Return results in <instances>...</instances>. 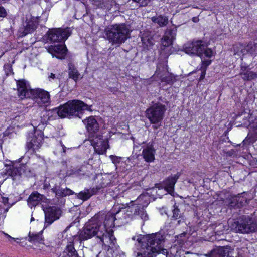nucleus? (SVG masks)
Instances as JSON below:
<instances>
[{"label": "nucleus", "instance_id": "1", "mask_svg": "<svg viewBox=\"0 0 257 257\" xmlns=\"http://www.w3.org/2000/svg\"><path fill=\"white\" fill-rule=\"evenodd\" d=\"M115 217L111 213L105 214L100 213L96 214L87 222L79 234L81 240H86L96 236L103 238L108 232L113 231L111 228L114 226Z\"/></svg>", "mask_w": 257, "mask_h": 257}, {"label": "nucleus", "instance_id": "2", "mask_svg": "<svg viewBox=\"0 0 257 257\" xmlns=\"http://www.w3.org/2000/svg\"><path fill=\"white\" fill-rule=\"evenodd\" d=\"M132 239L137 242L138 246H141L139 252H134L136 257H155L156 251L164 242L165 237L164 235L158 232L146 235H136Z\"/></svg>", "mask_w": 257, "mask_h": 257}, {"label": "nucleus", "instance_id": "3", "mask_svg": "<svg viewBox=\"0 0 257 257\" xmlns=\"http://www.w3.org/2000/svg\"><path fill=\"white\" fill-rule=\"evenodd\" d=\"M17 85L18 96L21 99L31 98L40 107L50 103V96L48 91L41 88L30 89L24 79L17 81Z\"/></svg>", "mask_w": 257, "mask_h": 257}, {"label": "nucleus", "instance_id": "4", "mask_svg": "<svg viewBox=\"0 0 257 257\" xmlns=\"http://www.w3.org/2000/svg\"><path fill=\"white\" fill-rule=\"evenodd\" d=\"M85 110H88V106L82 101L73 100L69 101L64 104L48 110L47 115L50 117L53 114H57L61 118L75 116L82 118V115Z\"/></svg>", "mask_w": 257, "mask_h": 257}, {"label": "nucleus", "instance_id": "5", "mask_svg": "<svg viewBox=\"0 0 257 257\" xmlns=\"http://www.w3.org/2000/svg\"><path fill=\"white\" fill-rule=\"evenodd\" d=\"M107 39L113 45L119 46L130 37V30L124 23L110 25L104 30Z\"/></svg>", "mask_w": 257, "mask_h": 257}, {"label": "nucleus", "instance_id": "6", "mask_svg": "<svg viewBox=\"0 0 257 257\" xmlns=\"http://www.w3.org/2000/svg\"><path fill=\"white\" fill-rule=\"evenodd\" d=\"M241 117L243 122H241V125L245 127L249 126L250 127L248 135L243 140V144L244 145L252 144L257 140V118L253 120L252 115L244 112L241 115H238L236 119H240Z\"/></svg>", "mask_w": 257, "mask_h": 257}, {"label": "nucleus", "instance_id": "7", "mask_svg": "<svg viewBox=\"0 0 257 257\" xmlns=\"http://www.w3.org/2000/svg\"><path fill=\"white\" fill-rule=\"evenodd\" d=\"M165 111V106L159 103L154 104L146 110V117L153 124L154 129L161 126Z\"/></svg>", "mask_w": 257, "mask_h": 257}, {"label": "nucleus", "instance_id": "8", "mask_svg": "<svg viewBox=\"0 0 257 257\" xmlns=\"http://www.w3.org/2000/svg\"><path fill=\"white\" fill-rule=\"evenodd\" d=\"M207 44L201 41L198 40L185 44L184 50L186 53L190 55H196L200 57L204 56L211 57L212 51L207 48Z\"/></svg>", "mask_w": 257, "mask_h": 257}, {"label": "nucleus", "instance_id": "9", "mask_svg": "<svg viewBox=\"0 0 257 257\" xmlns=\"http://www.w3.org/2000/svg\"><path fill=\"white\" fill-rule=\"evenodd\" d=\"M231 227L235 232L241 233L257 232V220L249 216H243L238 221L234 222Z\"/></svg>", "mask_w": 257, "mask_h": 257}, {"label": "nucleus", "instance_id": "10", "mask_svg": "<svg viewBox=\"0 0 257 257\" xmlns=\"http://www.w3.org/2000/svg\"><path fill=\"white\" fill-rule=\"evenodd\" d=\"M145 196H139L136 200V203L129 207L130 211L133 212L134 215L139 216L144 221L147 220L149 218L148 215L143 208L149 204Z\"/></svg>", "mask_w": 257, "mask_h": 257}, {"label": "nucleus", "instance_id": "11", "mask_svg": "<svg viewBox=\"0 0 257 257\" xmlns=\"http://www.w3.org/2000/svg\"><path fill=\"white\" fill-rule=\"evenodd\" d=\"M71 34V31L68 27L65 29L53 28L47 32L49 40L53 42H64Z\"/></svg>", "mask_w": 257, "mask_h": 257}, {"label": "nucleus", "instance_id": "12", "mask_svg": "<svg viewBox=\"0 0 257 257\" xmlns=\"http://www.w3.org/2000/svg\"><path fill=\"white\" fill-rule=\"evenodd\" d=\"M39 17L26 16V20L23 23V27L20 29L22 36L33 32L37 28L39 24Z\"/></svg>", "mask_w": 257, "mask_h": 257}, {"label": "nucleus", "instance_id": "13", "mask_svg": "<svg viewBox=\"0 0 257 257\" xmlns=\"http://www.w3.org/2000/svg\"><path fill=\"white\" fill-rule=\"evenodd\" d=\"M45 213V227L49 226L55 221L59 219L62 211L60 208L56 207H49L43 209Z\"/></svg>", "mask_w": 257, "mask_h": 257}, {"label": "nucleus", "instance_id": "14", "mask_svg": "<svg viewBox=\"0 0 257 257\" xmlns=\"http://www.w3.org/2000/svg\"><path fill=\"white\" fill-rule=\"evenodd\" d=\"M156 73L162 82L172 84L176 81L175 77L172 73L168 72L167 66L166 64H158Z\"/></svg>", "mask_w": 257, "mask_h": 257}, {"label": "nucleus", "instance_id": "15", "mask_svg": "<svg viewBox=\"0 0 257 257\" xmlns=\"http://www.w3.org/2000/svg\"><path fill=\"white\" fill-rule=\"evenodd\" d=\"M90 142L96 153L98 154L106 153L108 146V142L103 140L102 139V136L96 134L95 137L90 139Z\"/></svg>", "mask_w": 257, "mask_h": 257}, {"label": "nucleus", "instance_id": "16", "mask_svg": "<svg viewBox=\"0 0 257 257\" xmlns=\"http://www.w3.org/2000/svg\"><path fill=\"white\" fill-rule=\"evenodd\" d=\"M180 176V173H177L174 176H171L166 178L163 182L162 185L156 184V188L159 190L164 189L170 194H172L174 191L175 184Z\"/></svg>", "mask_w": 257, "mask_h": 257}, {"label": "nucleus", "instance_id": "17", "mask_svg": "<svg viewBox=\"0 0 257 257\" xmlns=\"http://www.w3.org/2000/svg\"><path fill=\"white\" fill-rule=\"evenodd\" d=\"M47 50L53 57L61 59L64 58L67 50L66 46L62 44L49 46L47 47Z\"/></svg>", "mask_w": 257, "mask_h": 257}, {"label": "nucleus", "instance_id": "18", "mask_svg": "<svg viewBox=\"0 0 257 257\" xmlns=\"http://www.w3.org/2000/svg\"><path fill=\"white\" fill-rule=\"evenodd\" d=\"M83 122L89 133V138L91 139L95 137L99 127V124L95 118L93 116H91L87 119L83 120Z\"/></svg>", "mask_w": 257, "mask_h": 257}, {"label": "nucleus", "instance_id": "19", "mask_svg": "<svg viewBox=\"0 0 257 257\" xmlns=\"http://www.w3.org/2000/svg\"><path fill=\"white\" fill-rule=\"evenodd\" d=\"M26 168V164L22 163L19 164V167L8 166L5 170V174L15 180L19 178L24 172Z\"/></svg>", "mask_w": 257, "mask_h": 257}, {"label": "nucleus", "instance_id": "20", "mask_svg": "<svg viewBox=\"0 0 257 257\" xmlns=\"http://www.w3.org/2000/svg\"><path fill=\"white\" fill-rule=\"evenodd\" d=\"M177 32V28L173 27L168 28L161 39V44L164 47H168L172 44L175 40Z\"/></svg>", "mask_w": 257, "mask_h": 257}, {"label": "nucleus", "instance_id": "21", "mask_svg": "<svg viewBox=\"0 0 257 257\" xmlns=\"http://www.w3.org/2000/svg\"><path fill=\"white\" fill-rule=\"evenodd\" d=\"M107 234L105 235L106 236H104L103 240L101 237L97 238L99 239L100 242L102 245H105L106 243L109 242V248L117 250L119 248V246L116 244V239L113 235V231L108 232Z\"/></svg>", "mask_w": 257, "mask_h": 257}, {"label": "nucleus", "instance_id": "22", "mask_svg": "<svg viewBox=\"0 0 257 257\" xmlns=\"http://www.w3.org/2000/svg\"><path fill=\"white\" fill-rule=\"evenodd\" d=\"M155 151L152 143L147 144L143 150L142 155L143 158L147 162H153L155 159Z\"/></svg>", "mask_w": 257, "mask_h": 257}, {"label": "nucleus", "instance_id": "23", "mask_svg": "<svg viewBox=\"0 0 257 257\" xmlns=\"http://www.w3.org/2000/svg\"><path fill=\"white\" fill-rule=\"evenodd\" d=\"M44 199H45L44 195L35 191L32 193L28 197L27 200L28 205L32 208L39 204Z\"/></svg>", "mask_w": 257, "mask_h": 257}, {"label": "nucleus", "instance_id": "24", "mask_svg": "<svg viewBox=\"0 0 257 257\" xmlns=\"http://www.w3.org/2000/svg\"><path fill=\"white\" fill-rule=\"evenodd\" d=\"M42 141L43 138L41 135H33L31 139L27 142L26 147L29 150H37L41 146Z\"/></svg>", "mask_w": 257, "mask_h": 257}, {"label": "nucleus", "instance_id": "25", "mask_svg": "<svg viewBox=\"0 0 257 257\" xmlns=\"http://www.w3.org/2000/svg\"><path fill=\"white\" fill-rule=\"evenodd\" d=\"M53 192L55 193L56 196L63 197L72 194V191L67 187L63 188L60 183H55L51 189Z\"/></svg>", "mask_w": 257, "mask_h": 257}, {"label": "nucleus", "instance_id": "26", "mask_svg": "<svg viewBox=\"0 0 257 257\" xmlns=\"http://www.w3.org/2000/svg\"><path fill=\"white\" fill-rule=\"evenodd\" d=\"M245 202L246 199L242 197L241 195H238L229 199L228 205L231 207H240Z\"/></svg>", "mask_w": 257, "mask_h": 257}, {"label": "nucleus", "instance_id": "27", "mask_svg": "<svg viewBox=\"0 0 257 257\" xmlns=\"http://www.w3.org/2000/svg\"><path fill=\"white\" fill-rule=\"evenodd\" d=\"M26 239L32 243H43L44 238L42 237V231L39 233L29 232Z\"/></svg>", "mask_w": 257, "mask_h": 257}, {"label": "nucleus", "instance_id": "28", "mask_svg": "<svg viewBox=\"0 0 257 257\" xmlns=\"http://www.w3.org/2000/svg\"><path fill=\"white\" fill-rule=\"evenodd\" d=\"M114 3L113 0H102L96 1L95 5L98 8L108 11L111 9Z\"/></svg>", "mask_w": 257, "mask_h": 257}, {"label": "nucleus", "instance_id": "29", "mask_svg": "<svg viewBox=\"0 0 257 257\" xmlns=\"http://www.w3.org/2000/svg\"><path fill=\"white\" fill-rule=\"evenodd\" d=\"M151 20L153 22L158 24L160 27L166 26L169 21L167 17L162 15L152 17Z\"/></svg>", "mask_w": 257, "mask_h": 257}, {"label": "nucleus", "instance_id": "30", "mask_svg": "<svg viewBox=\"0 0 257 257\" xmlns=\"http://www.w3.org/2000/svg\"><path fill=\"white\" fill-rule=\"evenodd\" d=\"M94 193V189H85L77 194V197L81 200L86 201L90 198Z\"/></svg>", "mask_w": 257, "mask_h": 257}, {"label": "nucleus", "instance_id": "31", "mask_svg": "<svg viewBox=\"0 0 257 257\" xmlns=\"http://www.w3.org/2000/svg\"><path fill=\"white\" fill-rule=\"evenodd\" d=\"M8 198L1 197L0 201L3 204V206L0 205V215L2 214H5L9 210V209L12 206V205L8 203Z\"/></svg>", "mask_w": 257, "mask_h": 257}, {"label": "nucleus", "instance_id": "32", "mask_svg": "<svg viewBox=\"0 0 257 257\" xmlns=\"http://www.w3.org/2000/svg\"><path fill=\"white\" fill-rule=\"evenodd\" d=\"M173 215L172 218L175 220L179 219L178 220L177 224L180 225L181 223L184 222L185 219L182 214L180 213V210L178 209V207L174 205V209L172 211Z\"/></svg>", "mask_w": 257, "mask_h": 257}, {"label": "nucleus", "instance_id": "33", "mask_svg": "<svg viewBox=\"0 0 257 257\" xmlns=\"http://www.w3.org/2000/svg\"><path fill=\"white\" fill-rule=\"evenodd\" d=\"M68 65L69 77L76 82L79 79L80 75L73 64L69 63Z\"/></svg>", "mask_w": 257, "mask_h": 257}, {"label": "nucleus", "instance_id": "34", "mask_svg": "<svg viewBox=\"0 0 257 257\" xmlns=\"http://www.w3.org/2000/svg\"><path fill=\"white\" fill-rule=\"evenodd\" d=\"M113 176L111 174H105L101 176L100 184L101 187L104 188L109 186L112 183Z\"/></svg>", "mask_w": 257, "mask_h": 257}, {"label": "nucleus", "instance_id": "35", "mask_svg": "<svg viewBox=\"0 0 257 257\" xmlns=\"http://www.w3.org/2000/svg\"><path fill=\"white\" fill-rule=\"evenodd\" d=\"M242 78L244 80H251L257 77V73L247 70L245 72H242L241 75Z\"/></svg>", "mask_w": 257, "mask_h": 257}, {"label": "nucleus", "instance_id": "36", "mask_svg": "<svg viewBox=\"0 0 257 257\" xmlns=\"http://www.w3.org/2000/svg\"><path fill=\"white\" fill-rule=\"evenodd\" d=\"M142 41L147 49L150 48L154 45V40L152 37L143 36L142 37Z\"/></svg>", "mask_w": 257, "mask_h": 257}, {"label": "nucleus", "instance_id": "37", "mask_svg": "<svg viewBox=\"0 0 257 257\" xmlns=\"http://www.w3.org/2000/svg\"><path fill=\"white\" fill-rule=\"evenodd\" d=\"M244 49L247 53L252 55L254 54L257 50V44L254 42H250L245 46Z\"/></svg>", "mask_w": 257, "mask_h": 257}, {"label": "nucleus", "instance_id": "38", "mask_svg": "<svg viewBox=\"0 0 257 257\" xmlns=\"http://www.w3.org/2000/svg\"><path fill=\"white\" fill-rule=\"evenodd\" d=\"M15 62V60H14L13 57L11 58L10 60H9L8 62L5 64L4 66V69L5 72V73L7 75L12 74V65Z\"/></svg>", "mask_w": 257, "mask_h": 257}, {"label": "nucleus", "instance_id": "39", "mask_svg": "<svg viewBox=\"0 0 257 257\" xmlns=\"http://www.w3.org/2000/svg\"><path fill=\"white\" fill-rule=\"evenodd\" d=\"M210 257H229V249L227 248L221 247L217 254L212 255Z\"/></svg>", "mask_w": 257, "mask_h": 257}, {"label": "nucleus", "instance_id": "40", "mask_svg": "<svg viewBox=\"0 0 257 257\" xmlns=\"http://www.w3.org/2000/svg\"><path fill=\"white\" fill-rule=\"evenodd\" d=\"M138 4L140 7H146L150 2L151 0H133Z\"/></svg>", "mask_w": 257, "mask_h": 257}, {"label": "nucleus", "instance_id": "41", "mask_svg": "<svg viewBox=\"0 0 257 257\" xmlns=\"http://www.w3.org/2000/svg\"><path fill=\"white\" fill-rule=\"evenodd\" d=\"M7 14L5 9L2 6H0V17L4 18L7 16Z\"/></svg>", "mask_w": 257, "mask_h": 257}, {"label": "nucleus", "instance_id": "42", "mask_svg": "<svg viewBox=\"0 0 257 257\" xmlns=\"http://www.w3.org/2000/svg\"><path fill=\"white\" fill-rule=\"evenodd\" d=\"M248 66L246 65L245 64H243V63L241 65V69H240V75H241L242 73V72H245L247 70H249L248 69Z\"/></svg>", "mask_w": 257, "mask_h": 257}, {"label": "nucleus", "instance_id": "43", "mask_svg": "<svg viewBox=\"0 0 257 257\" xmlns=\"http://www.w3.org/2000/svg\"><path fill=\"white\" fill-rule=\"evenodd\" d=\"M167 253V250L166 249L163 248V245L160 247L159 249L157 251H156V254L159 253L166 254Z\"/></svg>", "mask_w": 257, "mask_h": 257}, {"label": "nucleus", "instance_id": "44", "mask_svg": "<svg viewBox=\"0 0 257 257\" xmlns=\"http://www.w3.org/2000/svg\"><path fill=\"white\" fill-rule=\"evenodd\" d=\"M110 157L114 164H116L119 162V158L117 156L111 155Z\"/></svg>", "mask_w": 257, "mask_h": 257}, {"label": "nucleus", "instance_id": "45", "mask_svg": "<svg viewBox=\"0 0 257 257\" xmlns=\"http://www.w3.org/2000/svg\"><path fill=\"white\" fill-rule=\"evenodd\" d=\"M48 78L49 80H50L51 79H54L55 78H56L55 74L51 73L50 75L49 76Z\"/></svg>", "mask_w": 257, "mask_h": 257}, {"label": "nucleus", "instance_id": "46", "mask_svg": "<svg viewBox=\"0 0 257 257\" xmlns=\"http://www.w3.org/2000/svg\"><path fill=\"white\" fill-rule=\"evenodd\" d=\"M4 235L5 236H6L7 237H8L10 240H14V241H15L17 239L15 238H13V237H12L11 236H10V235H9L7 233H4Z\"/></svg>", "mask_w": 257, "mask_h": 257}, {"label": "nucleus", "instance_id": "47", "mask_svg": "<svg viewBox=\"0 0 257 257\" xmlns=\"http://www.w3.org/2000/svg\"><path fill=\"white\" fill-rule=\"evenodd\" d=\"M60 147H61L63 150V153H65L66 152V147H65L64 145H62L61 142H60V145H59Z\"/></svg>", "mask_w": 257, "mask_h": 257}, {"label": "nucleus", "instance_id": "48", "mask_svg": "<svg viewBox=\"0 0 257 257\" xmlns=\"http://www.w3.org/2000/svg\"><path fill=\"white\" fill-rule=\"evenodd\" d=\"M198 18L197 17H193L192 18V20L194 22H197L198 21Z\"/></svg>", "mask_w": 257, "mask_h": 257}, {"label": "nucleus", "instance_id": "49", "mask_svg": "<svg viewBox=\"0 0 257 257\" xmlns=\"http://www.w3.org/2000/svg\"><path fill=\"white\" fill-rule=\"evenodd\" d=\"M205 72H202L201 73V76H200V79H203L205 76Z\"/></svg>", "mask_w": 257, "mask_h": 257}, {"label": "nucleus", "instance_id": "50", "mask_svg": "<svg viewBox=\"0 0 257 257\" xmlns=\"http://www.w3.org/2000/svg\"><path fill=\"white\" fill-rule=\"evenodd\" d=\"M4 136H8L9 135V133L6 131L4 133Z\"/></svg>", "mask_w": 257, "mask_h": 257}, {"label": "nucleus", "instance_id": "51", "mask_svg": "<svg viewBox=\"0 0 257 257\" xmlns=\"http://www.w3.org/2000/svg\"><path fill=\"white\" fill-rule=\"evenodd\" d=\"M4 52H2L1 54L0 55V58L4 55Z\"/></svg>", "mask_w": 257, "mask_h": 257}, {"label": "nucleus", "instance_id": "52", "mask_svg": "<svg viewBox=\"0 0 257 257\" xmlns=\"http://www.w3.org/2000/svg\"><path fill=\"white\" fill-rule=\"evenodd\" d=\"M22 159V157L20 158L19 159V162H20L21 161Z\"/></svg>", "mask_w": 257, "mask_h": 257}, {"label": "nucleus", "instance_id": "53", "mask_svg": "<svg viewBox=\"0 0 257 257\" xmlns=\"http://www.w3.org/2000/svg\"><path fill=\"white\" fill-rule=\"evenodd\" d=\"M69 228V227H67V228H66V229L64 230L65 232L66 231V230Z\"/></svg>", "mask_w": 257, "mask_h": 257}, {"label": "nucleus", "instance_id": "54", "mask_svg": "<svg viewBox=\"0 0 257 257\" xmlns=\"http://www.w3.org/2000/svg\"><path fill=\"white\" fill-rule=\"evenodd\" d=\"M34 218L33 217H32L31 219V221H32L33 220H34Z\"/></svg>", "mask_w": 257, "mask_h": 257}, {"label": "nucleus", "instance_id": "55", "mask_svg": "<svg viewBox=\"0 0 257 257\" xmlns=\"http://www.w3.org/2000/svg\"><path fill=\"white\" fill-rule=\"evenodd\" d=\"M54 181V179L52 180L51 183H53Z\"/></svg>", "mask_w": 257, "mask_h": 257}]
</instances>
